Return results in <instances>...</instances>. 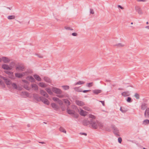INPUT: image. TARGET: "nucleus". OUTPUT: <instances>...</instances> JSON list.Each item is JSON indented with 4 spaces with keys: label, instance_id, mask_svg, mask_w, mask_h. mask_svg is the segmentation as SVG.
<instances>
[{
    "label": "nucleus",
    "instance_id": "de8ad7c7",
    "mask_svg": "<svg viewBox=\"0 0 149 149\" xmlns=\"http://www.w3.org/2000/svg\"><path fill=\"white\" fill-rule=\"evenodd\" d=\"M118 141L119 143H121L122 141V139L121 138V137L118 138Z\"/></svg>",
    "mask_w": 149,
    "mask_h": 149
},
{
    "label": "nucleus",
    "instance_id": "603ef678",
    "mask_svg": "<svg viewBox=\"0 0 149 149\" xmlns=\"http://www.w3.org/2000/svg\"><path fill=\"white\" fill-rule=\"evenodd\" d=\"M79 134L81 135H84L85 136H87V134L85 133H82V132H80L79 133Z\"/></svg>",
    "mask_w": 149,
    "mask_h": 149
},
{
    "label": "nucleus",
    "instance_id": "a211bd4d",
    "mask_svg": "<svg viewBox=\"0 0 149 149\" xmlns=\"http://www.w3.org/2000/svg\"><path fill=\"white\" fill-rule=\"evenodd\" d=\"M67 113L69 114H73L75 113V112L74 110H72L70 109H67Z\"/></svg>",
    "mask_w": 149,
    "mask_h": 149
},
{
    "label": "nucleus",
    "instance_id": "ea45409f",
    "mask_svg": "<svg viewBox=\"0 0 149 149\" xmlns=\"http://www.w3.org/2000/svg\"><path fill=\"white\" fill-rule=\"evenodd\" d=\"M126 100L127 102L129 103L131 102H132V101L131 100V98L130 97H128Z\"/></svg>",
    "mask_w": 149,
    "mask_h": 149
},
{
    "label": "nucleus",
    "instance_id": "bf43d9fd",
    "mask_svg": "<svg viewBox=\"0 0 149 149\" xmlns=\"http://www.w3.org/2000/svg\"><path fill=\"white\" fill-rule=\"evenodd\" d=\"M90 90H84L83 91H82V92H83V93H85L86 92H88Z\"/></svg>",
    "mask_w": 149,
    "mask_h": 149
},
{
    "label": "nucleus",
    "instance_id": "49530a36",
    "mask_svg": "<svg viewBox=\"0 0 149 149\" xmlns=\"http://www.w3.org/2000/svg\"><path fill=\"white\" fill-rule=\"evenodd\" d=\"M73 116L76 118H77L78 117L79 115L77 113H75L74 114H73Z\"/></svg>",
    "mask_w": 149,
    "mask_h": 149
},
{
    "label": "nucleus",
    "instance_id": "e2e57ef3",
    "mask_svg": "<svg viewBox=\"0 0 149 149\" xmlns=\"http://www.w3.org/2000/svg\"><path fill=\"white\" fill-rule=\"evenodd\" d=\"M145 28L149 30V26H147L145 27Z\"/></svg>",
    "mask_w": 149,
    "mask_h": 149
},
{
    "label": "nucleus",
    "instance_id": "dca6fc26",
    "mask_svg": "<svg viewBox=\"0 0 149 149\" xmlns=\"http://www.w3.org/2000/svg\"><path fill=\"white\" fill-rule=\"evenodd\" d=\"M52 107L55 110H57L58 109V107L54 103H52L51 104Z\"/></svg>",
    "mask_w": 149,
    "mask_h": 149
},
{
    "label": "nucleus",
    "instance_id": "5701e85b",
    "mask_svg": "<svg viewBox=\"0 0 149 149\" xmlns=\"http://www.w3.org/2000/svg\"><path fill=\"white\" fill-rule=\"evenodd\" d=\"M32 88H33L35 90H38V86L35 84H32L31 85Z\"/></svg>",
    "mask_w": 149,
    "mask_h": 149
},
{
    "label": "nucleus",
    "instance_id": "680f3d73",
    "mask_svg": "<svg viewBox=\"0 0 149 149\" xmlns=\"http://www.w3.org/2000/svg\"><path fill=\"white\" fill-rule=\"evenodd\" d=\"M118 7L119 8H121V9H123V8H123V7H122V6H120V5H118Z\"/></svg>",
    "mask_w": 149,
    "mask_h": 149
},
{
    "label": "nucleus",
    "instance_id": "4c0bfd02",
    "mask_svg": "<svg viewBox=\"0 0 149 149\" xmlns=\"http://www.w3.org/2000/svg\"><path fill=\"white\" fill-rule=\"evenodd\" d=\"M136 11L138 13L139 15H141L143 14V12L142 10H136Z\"/></svg>",
    "mask_w": 149,
    "mask_h": 149
},
{
    "label": "nucleus",
    "instance_id": "052dcab7",
    "mask_svg": "<svg viewBox=\"0 0 149 149\" xmlns=\"http://www.w3.org/2000/svg\"><path fill=\"white\" fill-rule=\"evenodd\" d=\"M138 1H146L147 0H136Z\"/></svg>",
    "mask_w": 149,
    "mask_h": 149
},
{
    "label": "nucleus",
    "instance_id": "5fc2aeb1",
    "mask_svg": "<svg viewBox=\"0 0 149 149\" xmlns=\"http://www.w3.org/2000/svg\"><path fill=\"white\" fill-rule=\"evenodd\" d=\"M100 102H101L103 106H105L104 102V101H100Z\"/></svg>",
    "mask_w": 149,
    "mask_h": 149
},
{
    "label": "nucleus",
    "instance_id": "0e129e2a",
    "mask_svg": "<svg viewBox=\"0 0 149 149\" xmlns=\"http://www.w3.org/2000/svg\"><path fill=\"white\" fill-rule=\"evenodd\" d=\"M61 109L63 111H64L65 110V108L64 107H62Z\"/></svg>",
    "mask_w": 149,
    "mask_h": 149
},
{
    "label": "nucleus",
    "instance_id": "a19ab883",
    "mask_svg": "<svg viewBox=\"0 0 149 149\" xmlns=\"http://www.w3.org/2000/svg\"><path fill=\"white\" fill-rule=\"evenodd\" d=\"M58 104L60 105H61L63 104V102L62 100H60L59 99L57 102Z\"/></svg>",
    "mask_w": 149,
    "mask_h": 149
},
{
    "label": "nucleus",
    "instance_id": "b1692460",
    "mask_svg": "<svg viewBox=\"0 0 149 149\" xmlns=\"http://www.w3.org/2000/svg\"><path fill=\"white\" fill-rule=\"evenodd\" d=\"M24 69V68L23 66H21L19 65L16 68V70H18L23 71V70Z\"/></svg>",
    "mask_w": 149,
    "mask_h": 149
},
{
    "label": "nucleus",
    "instance_id": "09e8293b",
    "mask_svg": "<svg viewBox=\"0 0 149 149\" xmlns=\"http://www.w3.org/2000/svg\"><path fill=\"white\" fill-rule=\"evenodd\" d=\"M9 77L10 78L12 79H14V76L13 75V74L12 75H11V74L9 75Z\"/></svg>",
    "mask_w": 149,
    "mask_h": 149
},
{
    "label": "nucleus",
    "instance_id": "a878e982",
    "mask_svg": "<svg viewBox=\"0 0 149 149\" xmlns=\"http://www.w3.org/2000/svg\"><path fill=\"white\" fill-rule=\"evenodd\" d=\"M38 85L42 87H45L47 86V85L46 84L43 83H39L38 84Z\"/></svg>",
    "mask_w": 149,
    "mask_h": 149
},
{
    "label": "nucleus",
    "instance_id": "13d9d810",
    "mask_svg": "<svg viewBox=\"0 0 149 149\" xmlns=\"http://www.w3.org/2000/svg\"><path fill=\"white\" fill-rule=\"evenodd\" d=\"M22 81L26 84H28V82L26 80H23Z\"/></svg>",
    "mask_w": 149,
    "mask_h": 149
},
{
    "label": "nucleus",
    "instance_id": "6e6d98bb",
    "mask_svg": "<svg viewBox=\"0 0 149 149\" xmlns=\"http://www.w3.org/2000/svg\"><path fill=\"white\" fill-rule=\"evenodd\" d=\"M90 13L91 14H93L94 13V12L93 10H90Z\"/></svg>",
    "mask_w": 149,
    "mask_h": 149
},
{
    "label": "nucleus",
    "instance_id": "7c9ffc66",
    "mask_svg": "<svg viewBox=\"0 0 149 149\" xmlns=\"http://www.w3.org/2000/svg\"><path fill=\"white\" fill-rule=\"evenodd\" d=\"M44 80L47 82H51V80L48 77H45L44 78Z\"/></svg>",
    "mask_w": 149,
    "mask_h": 149
},
{
    "label": "nucleus",
    "instance_id": "ddd939ff",
    "mask_svg": "<svg viewBox=\"0 0 149 149\" xmlns=\"http://www.w3.org/2000/svg\"><path fill=\"white\" fill-rule=\"evenodd\" d=\"M92 91L93 93L96 95H97L102 92V91L99 89L94 90H93Z\"/></svg>",
    "mask_w": 149,
    "mask_h": 149
},
{
    "label": "nucleus",
    "instance_id": "c756f323",
    "mask_svg": "<svg viewBox=\"0 0 149 149\" xmlns=\"http://www.w3.org/2000/svg\"><path fill=\"white\" fill-rule=\"evenodd\" d=\"M143 124L145 125H147L149 124V120L148 119H146L143 122Z\"/></svg>",
    "mask_w": 149,
    "mask_h": 149
},
{
    "label": "nucleus",
    "instance_id": "8fccbe9b",
    "mask_svg": "<svg viewBox=\"0 0 149 149\" xmlns=\"http://www.w3.org/2000/svg\"><path fill=\"white\" fill-rule=\"evenodd\" d=\"M72 35L73 36H77V34L76 33H72Z\"/></svg>",
    "mask_w": 149,
    "mask_h": 149
},
{
    "label": "nucleus",
    "instance_id": "0eeeda50",
    "mask_svg": "<svg viewBox=\"0 0 149 149\" xmlns=\"http://www.w3.org/2000/svg\"><path fill=\"white\" fill-rule=\"evenodd\" d=\"M144 116L146 118H149V108H147L144 113Z\"/></svg>",
    "mask_w": 149,
    "mask_h": 149
},
{
    "label": "nucleus",
    "instance_id": "6e6552de",
    "mask_svg": "<svg viewBox=\"0 0 149 149\" xmlns=\"http://www.w3.org/2000/svg\"><path fill=\"white\" fill-rule=\"evenodd\" d=\"M75 102L77 105L79 106H82L84 105V103L83 102L79 100H76Z\"/></svg>",
    "mask_w": 149,
    "mask_h": 149
},
{
    "label": "nucleus",
    "instance_id": "2eb2a0df",
    "mask_svg": "<svg viewBox=\"0 0 149 149\" xmlns=\"http://www.w3.org/2000/svg\"><path fill=\"white\" fill-rule=\"evenodd\" d=\"M121 95L123 96L126 97L129 96L130 94L129 91H126L123 92L121 93Z\"/></svg>",
    "mask_w": 149,
    "mask_h": 149
},
{
    "label": "nucleus",
    "instance_id": "864d4df0",
    "mask_svg": "<svg viewBox=\"0 0 149 149\" xmlns=\"http://www.w3.org/2000/svg\"><path fill=\"white\" fill-rule=\"evenodd\" d=\"M24 88L27 90H29V87L27 85H24Z\"/></svg>",
    "mask_w": 149,
    "mask_h": 149
},
{
    "label": "nucleus",
    "instance_id": "2f4dec72",
    "mask_svg": "<svg viewBox=\"0 0 149 149\" xmlns=\"http://www.w3.org/2000/svg\"><path fill=\"white\" fill-rule=\"evenodd\" d=\"M83 108L84 110L88 111H91V109L89 107L87 106L84 107Z\"/></svg>",
    "mask_w": 149,
    "mask_h": 149
},
{
    "label": "nucleus",
    "instance_id": "9b49d317",
    "mask_svg": "<svg viewBox=\"0 0 149 149\" xmlns=\"http://www.w3.org/2000/svg\"><path fill=\"white\" fill-rule=\"evenodd\" d=\"M2 67L3 69L5 70H11V67H9L8 65L5 64H3L2 65Z\"/></svg>",
    "mask_w": 149,
    "mask_h": 149
},
{
    "label": "nucleus",
    "instance_id": "c9c22d12",
    "mask_svg": "<svg viewBox=\"0 0 149 149\" xmlns=\"http://www.w3.org/2000/svg\"><path fill=\"white\" fill-rule=\"evenodd\" d=\"M11 85L13 88H14L16 89H17V86L16 84H15V83L12 84Z\"/></svg>",
    "mask_w": 149,
    "mask_h": 149
},
{
    "label": "nucleus",
    "instance_id": "6ab92c4d",
    "mask_svg": "<svg viewBox=\"0 0 149 149\" xmlns=\"http://www.w3.org/2000/svg\"><path fill=\"white\" fill-rule=\"evenodd\" d=\"M27 79L32 82H34L35 81V79L32 76L28 77Z\"/></svg>",
    "mask_w": 149,
    "mask_h": 149
},
{
    "label": "nucleus",
    "instance_id": "4468645a",
    "mask_svg": "<svg viewBox=\"0 0 149 149\" xmlns=\"http://www.w3.org/2000/svg\"><path fill=\"white\" fill-rule=\"evenodd\" d=\"M87 112L84 111L82 109H80V114L81 115L83 116H85L87 115Z\"/></svg>",
    "mask_w": 149,
    "mask_h": 149
},
{
    "label": "nucleus",
    "instance_id": "4d7b16f0",
    "mask_svg": "<svg viewBox=\"0 0 149 149\" xmlns=\"http://www.w3.org/2000/svg\"><path fill=\"white\" fill-rule=\"evenodd\" d=\"M56 20L58 22L63 21V20H62L61 18H60V19H58V18H56Z\"/></svg>",
    "mask_w": 149,
    "mask_h": 149
},
{
    "label": "nucleus",
    "instance_id": "f257e3e1",
    "mask_svg": "<svg viewBox=\"0 0 149 149\" xmlns=\"http://www.w3.org/2000/svg\"><path fill=\"white\" fill-rule=\"evenodd\" d=\"M90 124L92 128L95 129H97L98 126L100 127L103 126V124L102 123L95 119H91L90 120Z\"/></svg>",
    "mask_w": 149,
    "mask_h": 149
},
{
    "label": "nucleus",
    "instance_id": "393cba45",
    "mask_svg": "<svg viewBox=\"0 0 149 149\" xmlns=\"http://www.w3.org/2000/svg\"><path fill=\"white\" fill-rule=\"evenodd\" d=\"M85 83V82L83 81H79L77 83H76L74 84V85H80V84H84Z\"/></svg>",
    "mask_w": 149,
    "mask_h": 149
},
{
    "label": "nucleus",
    "instance_id": "79ce46f5",
    "mask_svg": "<svg viewBox=\"0 0 149 149\" xmlns=\"http://www.w3.org/2000/svg\"><path fill=\"white\" fill-rule=\"evenodd\" d=\"M53 100L54 101H57L59 100V99L56 97H53L52 98Z\"/></svg>",
    "mask_w": 149,
    "mask_h": 149
},
{
    "label": "nucleus",
    "instance_id": "338daca9",
    "mask_svg": "<svg viewBox=\"0 0 149 149\" xmlns=\"http://www.w3.org/2000/svg\"><path fill=\"white\" fill-rule=\"evenodd\" d=\"M2 84V82L0 80V85Z\"/></svg>",
    "mask_w": 149,
    "mask_h": 149
},
{
    "label": "nucleus",
    "instance_id": "20e7f679",
    "mask_svg": "<svg viewBox=\"0 0 149 149\" xmlns=\"http://www.w3.org/2000/svg\"><path fill=\"white\" fill-rule=\"evenodd\" d=\"M111 127L113 130V133L116 136H119V131L118 129L113 125H111Z\"/></svg>",
    "mask_w": 149,
    "mask_h": 149
},
{
    "label": "nucleus",
    "instance_id": "423d86ee",
    "mask_svg": "<svg viewBox=\"0 0 149 149\" xmlns=\"http://www.w3.org/2000/svg\"><path fill=\"white\" fill-rule=\"evenodd\" d=\"M40 93L41 95H43L47 98L49 96L47 93L44 90H41L40 91Z\"/></svg>",
    "mask_w": 149,
    "mask_h": 149
},
{
    "label": "nucleus",
    "instance_id": "69168bd1",
    "mask_svg": "<svg viewBox=\"0 0 149 149\" xmlns=\"http://www.w3.org/2000/svg\"><path fill=\"white\" fill-rule=\"evenodd\" d=\"M39 143L42 144H44L45 143L44 142H39Z\"/></svg>",
    "mask_w": 149,
    "mask_h": 149
},
{
    "label": "nucleus",
    "instance_id": "3c124183",
    "mask_svg": "<svg viewBox=\"0 0 149 149\" xmlns=\"http://www.w3.org/2000/svg\"><path fill=\"white\" fill-rule=\"evenodd\" d=\"M22 93L23 94L25 95H26L27 96H28L29 95V93H28L26 92H22Z\"/></svg>",
    "mask_w": 149,
    "mask_h": 149
},
{
    "label": "nucleus",
    "instance_id": "72a5a7b5",
    "mask_svg": "<svg viewBox=\"0 0 149 149\" xmlns=\"http://www.w3.org/2000/svg\"><path fill=\"white\" fill-rule=\"evenodd\" d=\"M62 87L65 90L68 89L69 88V87L68 86H63Z\"/></svg>",
    "mask_w": 149,
    "mask_h": 149
},
{
    "label": "nucleus",
    "instance_id": "a18cd8bd",
    "mask_svg": "<svg viewBox=\"0 0 149 149\" xmlns=\"http://www.w3.org/2000/svg\"><path fill=\"white\" fill-rule=\"evenodd\" d=\"M120 110L123 113H125L127 111V110H124L122 109L121 107H120Z\"/></svg>",
    "mask_w": 149,
    "mask_h": 149
},
{
    "label": "nucleus",
    "instance_id": "cd10ccee",
    "mask_svg": "<svg viewBox=\"0 0 149 149\" xmlns=\"http://www.w3.org/2000/svg\"><path fill=\"white\" fill-rule=\"evenodd\" d=\"M74 89L75 91L78 92H82V89L79 88V87H75L74 88Z\"/></svg>",
    "mask_w": 149,
    "mask_h": 149
},
{
    "label": "nucleus",
    "instance_id": "774afa93",
    "mask_svg": "<svg viewBox=\"0 0 149 149\" xmlns=\"http://www.w3.org/2000/svg\"><path fill=\"white\" fill-rule=\"evenodd\" d=\"M38 56L40 58H42V56Z\"/></svg>",
    "mask_w": 149,
    "mask_h": 149
},
{
    "label": "nucleus",
    "instance_id": "aec40b11",
    "mask_svg": "<svg viewBox=\"0 0 149 149\" xmlns=\"http://www.w3.org/2000/svg\"><path fill=\"white\" fill-rule=\"evenodd\" d=\"M83 124L84 125L87 126L89 124H90V120L88 121L86 120H84L83 121Z\"/></svg>",
    "mask_w": 149,
    "mask_h": 149
},
{
    "label": "nucleus",
    "instance_id": "37998d69",
    "mask_svg": "<svg viewBox=\"0 0 149 149\" xmlns=\"http://www.w3.org/2000/svg\"><path fill=\"white\" fill-rule=\"evenodd\" d=\"M89 117L90 118H91V119H95V117L94 116L92 115V114L89 115Z\"/></svg>",
    "mask_w": 149,
    "mask_h": 149
},
{
    "label": "nucleus",
    "instance_id": "58836bf2",
    "mask_svg": "<svg viewBox=\"0 0 149 149\" xmlns=\"http://www.w3.org/2000/svg\"><path fill=\"white\" fill-rule=\"evenodd\" d=\"M134 96L137 99H138L139 98V95L137 93H135Z\"/></svg>",
    "mask_w": 149,
    "mask_h": 149
},
{
    "label": "nucleus",
    "instance_id": "39448f33",
    "mask_svg": "<svg viewBox=\"0 0 149 149\" xmlns=\"http://www.w3.org/2000/svg\"><path fill=\"white\" fill-rule=\"evenodd\" d=\"M2 78L4 80L6 85H10L12 84L10 80L4 77H2Z\"/></svg>",
    "mask_w": 149,
    "mask_h": 149
},
{
    "label": "nucleus",
    "instance_id": "f03ea898",
    "mask_svg": "<svg viewBox=\"0 0 149 149\" xmlns=\"http://www.w3.org/2000/svg\"><path fill=\"white\" fill-rule=\"evenodd\" d=\"M52 91L53 92L58 94L56 96L60 98L64 97V95H61L62 91L61 89L56 87H53L52 88Z\"/></svg>",
    "mask_w": 149,
    "mask_h": 149
},
{
    "label": "nucleus",
    "instance_id": "f8f14e48",
    "mask_svg": "<svg viewBox=\"0 0 149 149\" xmlns=\"http://www.w3.org/2000/svg\"><path fill=\"white\" fill-rule=\"evenodd\" d=\"M147 108V104L145 103H142L141 105V108L143 110H144Z\"/></svg>",
    "mask_w": 149,
    "mask_h": 149
},
{
    "label": "nucleus",
    "instance_id": "473e14b6",
    "mask_svg": "<svg viewBox=\"0 0 149 149\" xmlns=\"http://www.w3.org/2000/svg\"><path fill=\"white\" fill-rule=\"evenodd\" d=\"M15 18V17L14 15H10L8 17V19H14Z\"/></svg>",
    "mask_w": 149,
    "mask_h": 149
},
{
    "label": "nucleus",
    "instance_id": "7ed1b4c3",
    "mask_svg": "<svg viewBox=\"0 0 149 149\" xmlns=\"http://www.w3.org/2000/svg\"><path fill=\"white\" fill-rule=\"evenodd\" d=\"M38 100L37 99L38 101H39V100H40L43 102L45 104L47 105L49 104V102L47 99L45 98L42 97H38Z\"/></svg>",
    "mask_w": 149,
    "mask_h": 149
},
{
    "label": "nucleus",
    "instance_id": "c03bdc74",
    "mask_svg": "<svg viewBox=\"0 0 149 149\" xmlns=\"http://www.w3.org/2000/svg\"><path fill=\"white\" fill-rule=\"evenodd\" d=\"M65 28L67 30H73V29L70 27H65Z\"/></svg>",
    "mask_w": 149,
    "mask_h": 149
},
{
    "label": "nucleus",
    "instance_id": "4be33fe9",
    "mask_svg": "<svg viewBox=\"0 0 149 149\" xmlns=\"http://www.w3.org/2000/svg\"><path fill=\"white\" fill-rule=\"evenodd\" d=\"M114 46L117 47H123L125 46V45L121 43H119L114 45Z\"/></svg>",
    "mask_w": 149,
    "mask_h": 149
},
{
    "label": "nucleus",
    "instance_id": "bb28decb",
    "mask_svg": "<svg viewBox=\"0 0 149 149\" xmlns=\"http://www.w3.org/2000/svg\"><path fill=\"white\" fill-rule=\"evenodd\" d=\"M63 100L64 101V102L68 105H70V102L67 99H64Z\"/></svg>",
    "mask_w": 149,
    "mask_h": 149
},
{
    "label": "nucleus",
    "instance_id": "9d476101",
    "mask_svg": "<svg viewBox=\"0 0 149 149\" xmlns=\"http://www.w3.org/2000/svg\"><path fill=\"white\" fill-rule=\"evenodd\" d=\"M25 75V73L23 72L22 73H16L15 74V76L17 78H22Z\"/></svg>",
    "mask_w": 149,
    "mask_h": 149
},
{
    "label": "nucleus",
    "instance_id": "412c9836",
    "mask_svg": "<svg viewBox=\"0 0 149 149\" xmlns=\"http://www.w3.org/2000/svg\"><path fill=\"white\" fill-rule=\"evenodd\" d=\"M45 90L50 95H52L53 93L52 90L50 88H46L45 89Z\"/></svg>",
    "mask_w": 149,
    "mask_h": 149
},
{
    "label": "nucleus",
    "instance_id": "e433bc0d",
    "mask_svg": "<svg viewBox=\"0 0 149 149\" xmlns=\"http://www.w3.org/2000/svg\"><path fill=\"white\" fill-rule=\"evenodd\" d=\"M5 72L8 75L10 74L12 75L13 74V72H10L9 71H5Z\"/></svg>",
    "mask_w": 149,
    "mask_h": 149
},
{
    "label": "nucleus",
    "instance_id": "f3484780",
    "mask_svg": "<svg viewBox=\"0 0 149 149\" xmlns=\"http://www.w3.org/2000/svg\"><path fill=\"white\" fill-rule=\"evenodd\" d=\"M34 78L38 81H41V79L39 76L37 74H34L33 75Z\"/></svg>",
    "mask_w": 149,
    "mask_h": 149
},
{
    "label": "nucleus",
    "instance_id": "c85d7f7f",
    "mask_svg": "<svg viewBox=\"0 0 149 149\" xmlns=\"http://www.w3.org/2000/svg\"><path fill=\"white\" fill-rule=\"evenodd\" d=\"M59 130L61 132L64 133H66V131L62 127H61L59 129Z\"/></svg>",
    "mask_w": 149,
    "mask_h": 149
},
{
    "label": "nucleus",
    "instance_id": "1a4fd4ad",
    "mask_svg": "<svg viewBox=\"0 0 149 149\" xmlns=\"http://www.w3.org/2000/svg\"><path fill=\"white\" fill-rule=\"evenodd\" d=\"M2 59L3 62L5 63H8L10 61V60L9 58L6 57H2Z\"/></svg>",
    "mask_w": 149,
    "mask_h": 149
},
{
    "label": "nucleus",
    "instance_id": "f704fd0d",
    "mask_svg": "<svg viewBox=\"0 0 149 149\" xmlns=\"http://www.w3.org/2000/svg\"><path fill=\"white\" fill-rule=\"evenodd\" d=\"M93 85V82H91L89 83H87L86 84V86L88 87H90L92 86Z\"/></svg>",
    "mask_w": 149,
    "mask_h": 149
}]
</instances>
